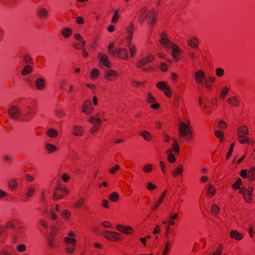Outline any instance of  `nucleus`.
<instances>
[{
    "mask_svg": "<svg viewBox=\"0 0 255 255\" xmlns=\"http://www.w3.org/2000/svg\"><path fill=\"white\" fill-rule=\"evenodd\" d=\"M173 244V241H171V240H167L165 244V247L164 249L162 255H167V254L169 252Z\"/></svg>",
    "mask_w": 255,
    "mask_h": 255,
    "instance_id": "7c9ffc66",
    "label": "nucleus"
},
{
    "mask_svg": "<svg viewBox=\"0 0 255 255\" xmlns=\"http://www.w3.org/2000/svg\"><path fill=\"white\" fill-rule=\"evenodd\" d=\"M167 150H170L171 152H174L176 155H178L179 153V146L177 141L175 139H173V143L171 147Z\"/></svg>",
    "mask_w": 255,
    "mask_h": 255,
    "instance_id": "5701e85b",
    "label": "nucleus"
},
{
    "mask_svg": "<svg viewBox=\"0 0 255 255\" xmlns=\"http://www.w3.org/2000/svg\"><path fill=\"white\" fill-rule=\"evenodd\" d=\"M17 186V183L14 180H11L8 182V187L12 190L15 189Z\"/></svg>",
    "mask_w": 255,
    "mask_h": 255,
    "instance_id": "0e129e2a",
    "label": "nucleus"
},
{
    "mask_svg": "<svg viewBox=\"0 0 255 255\" xmlns=\"http://www.w3.org/2000/svg\"><path fill=\"white\" fill-rule=\"evenodd\" d=\"M68 193V190L65 188L57 187L53 194V198L55 200H57L63 198Z\"/></svg>",
    "mask_w": 255,
    "mask_h": 255,
    "instance_id": "423d86ee",
    "label": "nucleus"
},
{
    "mask_svg": "<svg viewBox=\"0 0 255 255\" xmlns=\"http://www.w3.org/2000/svg\"><path fill=\"white\" fill-rule=\"evenodd\" d=\"M101 124H94L89 130V132L92 134H95L99 131Z\"/></svg>",
    "mask_w": 255,
    "mask_h": 255,
    "instance_id": "58836bf2",
    "label": "nucleus"
},
{
    "mask_svg": "<svg viewBox=\"0 0 255 255\" xmlns=\"http://www.w3.org/2000/svg\"><path fill=\"white\" fill-rule=\"evenodd\" d=\"M159 69L162 72H167L168 70V65L164 62H161L159 65Z\"/></svg>",
    "mask_w": 255,
    "mask_h": 255,
    "instance_id": "052dcab7",
    "label": "nucleus"
},
{
    "mask_svg": "<svg viewBox=\"0 0 255 255\" xmlns=\"http://www.w3.org/2000/svg\"><path fill=\"white\" fill-rule=\"evenodd\" d=\"M45 86V80L42 78H38L35 81V86L39 90L43 89Z\"/></svg>",
    "mask_w": 255,
    "mask_h": 255,
    "instance_id": "c756f323",
    "label": "nucleus"
},
{
    "mask_svg": "<svg viewBox=\"0 0 255 255\" xmlns=\"http://www.w3.org/2000/svg\"><path fill=\"white\" fill-rule=\"evenodd\" d=\"M248 180L252 181L255 179V167L252 165L248 169Z\"/></svg>",
    "mask_w": 255,
    "mask_h": 255,
    "instance_id": "c85d7f7f",
    "label": "nucleus"
},
{
    "mask_svg": "<svg viewBox=\"0 0 255 255\" xmlns=\"http://www.w3.org/2000/svg\"><path fill=\"white\" fill-rule=\"evenodd\" d=\"M211 210L212 213L215 216H217L220 213V208L216 204L212 205Z\"/></svg>",
    "mask_w": 255,
    "mask_h": 255,
    "instance_id": "4c0bfd02",
    "label": "nucleus"
},
{
    "mask_svg": "<svg viewBox=\"0 0 255 255\" xmlns=\"http://www.w3.org/2000/svg\"><path fill=\"white\" fill-rule=\"evenodd\" d=\"M133 23L130 22L129 25L126 28L127 30V42L128 43V47L129 51L130 57L131 58L134 57L137 53V48L135 44L131 42L132 38L133 37Z\"/></svg>",
    "mask_w": 255,
    "mask_h": 255,
    "instance_id": "f03ea898",
    "label": "nucleus"
},
{
    "mask_svg": "<svg viewBox=\"0 0 255 255\" xmlns=\"http://www.w3.org/2000/svg\"><path fill=\"white\" fill-rule=\"evenodd\" d=\"M64 241L67 245H72L75 246L76 243V240L75 239L69 237L64 238Z\"/></svg>",
    "mask_w": 255,
    "mask_h": 255,
    "instance_id": "e433bc0d",
    "label": "nucleus"
},
{
    "mask_svg": "<svg viewBox=\"0 0 255 255\" xmlns=\"http://www.w3.org/2000/svg\"><path fill=\"white\" fill-rule=\"evenodd\" d=\"M237 140L240 143L242 144L255 143V140L253 138L248 136V135L238 136Z\"/></svg>",
    "mask_w": 255,
    "mask_h": 255,
    "instance_id": "4468645a",
    "label": "nucleus"
},
{
    "mask_svg": "<svg viewBox=\"0 0 255 255\" xmlns=\"http://www.w3.org/2000/svg\"><path fill=\"white\" fill-rule=\"evenodd\" d=\"M193 130L189 123L182 122L178 127L179 141L182 142V138H185L186 141H191L193 139Z\"/></svg>",
    "mask_w": 255,
    "mask_h": 255,
    "instance_id": "f257e3e1",
    "label": "nucleus"
},
{
    "mask_svg": "<svg viewBox=\"0 0 255 255\" xmlns=\"http://www.w3.org/2000/svg\"><path fill=\"white\" fill-rule=\"evenodd\" d=\"M111 56L127 61L128 59V53L126 48L118 47L111 51Z\"/></svg>",
    "mask_w": 255,
    "mask_h": 255,
    "instance_id": "20e7f679",
    "label": "nucleus"
},
{
    "mask_svg": "<svg viewBox=\"0 0 255 255\" xmlns=\"http://www.w3.org/2000/svg\"><path fill=\"white\" fill-rule=\"evenodd\" d=\"M116 229L125 234H131L133 232V230L130 226L124 227L121 225H118L116 227Z\"/></svg>",
    "mask_w": 255,
    "mask_h": 255,
    "instance_id": "f3484780",
    "label": "nucleus"
},
{
    "mask_svg": "<svg viewBox=\"0 0 255 255\" xmlns=\"http://www.w3.org/2000/svg\"><path fill=\"white\" fill-rule=\"evenodd\" d=\"M35 190V189L32 186H30L26 193V196L27 197H31L34 194Z\"/></svg>",
    "mask_w": 255,
    "mask_h": 255,
    "instance_id": "13d9d810",
    "label": "nucleus"
},
{
    "mask_svg": "<svg viewBox=\"0 0 255 255\" xmlns=\"http://www.w3.org/2000/svg\"><path fill=\"white\" fill-rule=\"evenodd\" d=\"M229 89L227 87H224L221 92L220 95V98L221 99H225L226 96L229 93Z\"/></svg>",
    "mask_w": 255,
    "mask_h": 255,
    "instance_id": "a18cd8bd",
    "label": "nucleus"
},
{
    "mask_svg": "<svg viewBox=\"0 0 255 255\" xmlns=\"http://www.w3.org/2000/svg\"><path fill=\"white\" fill-rule=\"evenodd\" d=\"M155 59L154 55L152 54H149L140 59L136 63V66L137 68H141L144 66L147 65L149 63L152 62Z\"/></svg>",
    "mask_w": 255,
    "mask_h": 255,
    "instance_id": "0eeeda50",
    "label": "nucleus"
},
{
    "mask_svg": "<svg viewBox=\"0 0 255 255\" xmlns=\"http://www.w3.org/2000/svg\"><path fill=\"white\" fill-rule=\"evenodd\" d=\"M74 37L76 40L80 41L82 43V47H84L86 41L83 39L82 36L80 34L76 33L74 35Z\"/></svg>",
    "mask_w": 255,
    "mask_h": 255,
    "instance_id": "5fc2aeb1",
    "label": "nucleus"
},
{
    "mask_svg": "<svg viewBox=\"0 0 255 255\" xmlns=\"http://www.w3.org/2000/svg\"><path fill=\"white\" fill-rule=\"evenodd\" d=\"M119 198V195L117 192H113L109 196V199L113 202H116L118 200Z\"/></svg>",
    "mask_w": 255,
    "mask_h": 255,
    "instance_id": "09e8293b",
    "label": "nucleus"
},
{
    "mask_svg": "<svg viewBox=\"0 0 255 255\" xmlns=\"http://www.w3.org/2000/svg\"><path fill=\"white\" fill-rule=\"evenodd\" d=\"M32 71V68L30 66L26 65L24 66L21 74L22 75H26L30 74Z\"/></svg>",
    "mask_w": 255,
    "mask_h": 255,
    "instance_id": "ea45409f",
    "label": "nucleus"
},
{
    "mask_svg": "<svg viewBox=\"0 0 255 255\" xmlns=\"http://www.w3.org/2000/svg\"><path fill=\"white\" fill-rule=\"evenodd\" d=\"M85 201V198L81 197L74 203V206L77 208H80L83 205Z\"/></svg>",
    "mask_w": 255,
    "mask_h": 255,
    "instance_id": "79ce46f5",
    "label": "nucleus"
},
{
    "mask_svg": "<svg viewBox=\"0 0 255 255\" xmlns=\"http://www.w3.org/2000/svg\"><path fill=\"white\" fill-rule=\"evenodd\" d=\"M214 133L215 136L219 139L220 141H222L224 137L223 132L220 130H217Z\"/></svg>",
    "mask_w": 255,
    "mask_h": 255,
    "instance_id": "603ef678",
    "label": "nucleus"
},
{
    "mask_svg": "<svg viewBox=\"0 0 255 255\" xmlns=\"http://www.w3.org/2000/svg\"><path fill=\"white\" fill-rule=\"evenodd\" d=\"M160 43L167 48H170V46L173 43L170 41L167 37L166 33L164 32L160 34Z\"/></svg>",
    "mask_w": 255,
    "mask_h": 255,
    "instance_id": "9b49d317",
    "label": "nucleus"
},
{
    "mask_svg": "<svg viewBox=\"0 0 255 255\" xmlns=\"http://www.w3.org/2000/svg\"><path fill=\"white\" fill-rule=\"evenodd\" d=\"M253 192V188L252 187L247 189L245 192H244V197L246 202L250 203L252 201V194Z\"/></svg>",
    "mask_w": 255,
    "mask_h": 255,
    "instance_id": "6ab92c4d",
    "label": "nucleus"
},
{
    "mask_svg": "<svg viewBox=\"0 0 255 255\" xmlns=\"http://www.w3.org/2000/svg\"><path fill=\"white\" fill-rule=\"evenodd\" d=\"M146 188L149 191H153L157 189V186L151 182H147L146 183Z\"/></svg>",
    "mask_w": 255,
    "mask_h": 255,
    "instance_id": "e2e57ef3",
    "label": "nucleus"
},
{
    "mask_svg": "<svg viewBox=\"0 0 255 255\" xmlns=\"http://www.w3.org/2000/svg\"><path fill=\"white\" fill-rule=\"evenodd\" d=\"M230 236L231 239L238 241L242 240L243 238V235L236 230H232L230 232Z\"/></svg>",
    "mask_w": 255,
    "mask_h": 255,
    "instance_id": "bb28decb",
    "label": "nucleus"
},
{
    "mask_svg": "<svg viewBox=\"0 0 255 255\" xmlns=\"http://www.w3.org/2000/svg\"><path fill=\"white\" fill-rule=\"evenodd\" d=\"M51 232V234L47 237V241L49 248L54 249L56 247L55 236L57 231L54 232V231L52 230Z\"/></svg>",
    "mask_w": 255,
    "mask_h": 255,
    "instance_id": "f8f14e48",
    "label": "nucleus"
},
{
    "mask_svg": "<svg viewBox=\"0 0 255 255\" xmlns=\"http://www.w3.org/2000/svg\"><path fill=\"white\" fill-rule=\"evenodd\" d=\"M61 34L65 38L69 37L72 34L71 29L70 28H64L62 31Z\"/></svg>",
    "mask_w": 255,
    "mask_h": 255,
    "instance_id": "a19ab883",
    "label": "nucleus"
},
{
    "mask_svg": "<svg viewBox=\"0 0 255 255\" xmlns=\"http://www.w3.org/2000/svg\"><path fill=\"white\" fill-rule=\"evenodd\" d=\"M167 85L165 82L161 81L156 84V87L162 90H164L167 87Z\"/></svg>",
    "mask_w": 255,
    "mask_h": 255,
    "instance_id": "de8ad7c7",
    "label": "nucleus"
},
{
    "mask_svg": "<svg viewBox=\"0 0 255 255\" xmlns=\"http://www.w3.org/2000/svg\"><path fill=\"white\" fill-rule=\"evenodd\" d=\"M248 170H247V169L242 170L240 172L241 176L244 179L247 178L248 179Z\"/></svg>",
    "mask_w": 255,
    "mask_h": 255,
    "instance_id": "338daca9",
    "label": "nucleus"
},
{
    "mask_svg": "<svg viewBox=\"0 0 255 255\" xmlns=\"http://www.w3.org/2000/svg\"><path fill=\"white\" fill-rule=\"evenodd\" d=\"M139 135H141L146 141H150L152 139V136L150 133L146 130L143 131L139 133Z\"/></svg>",
    "mask_w": 255,
    "mask_h": 255,
    "instance_id": "c9c22d12",
    "label": "nucleus"
},
{
    "mask_svg": "<svg viewBox=\"0 0 255 255\" xmlns=\"http://www.w3.org/2000/svg\"><path fill=\"white\" fill-rule=\"evenodd\" d=\"M237 135L238 136L248 135L249 133V128L247 126L242 125L237 128Z\"/></svg>",
    "mask_w": 255,
    "mask_h": 255,
    "instance_id": "aec40b11",
    "label": "nucleus"
},
{
    "mask_svg": "<svg viewBox=\"0 0 255 255\" xmlns=\"http://www.w3.org/2000/svg\"><path fill=\"white\" fill-rule=\"evenodd\" d=\"M148 23L153 25L156 19L155 11L154 9H150L148 12V16L146 18Z\"/></svg>",
    "mask_w": 255,
    "mask_h": 255,
    "instance_id": "412c9836",
    "label": "nucleus"
},
{
    "mask_svg": "<svg viewBox=\"0 0 255 255\" xmlns=\"http://www.w3.org/2000/svg\"><path fill=\"white\" fill-rule=\"evenodd\" d=\"M98 59L105 67L110 68L112 67V63L109 61V58L107 55L100 53L97 57Z\"/></svg>",
    "mask_w": 255,
    "mask_h": 255,
    "instance_id": "9d476101",
    "label": "nucleus"
},
{
    "mask_svg": "<svg viewBox=\"0 0 255 255\" xmlns=\"http://www.w3.org/2000/svg\"><path fill=\"white\" fill-rule=\"evenodd\" d=\"M242 184V179L240 178H238L235 183L232 185V188L234 190H237L240 188V186Z\"/></svg>",
    "mask_w": 255,
    "mask_h": 255,
    "instance_id": "49530a36",
    "label": "nucleus"
},
{
    "mask_svg": "<svg viewBox=\"0 0 255 255\" xmlns=\"http://www.w3.org/2000/svg\"><path fill=\"white\" fill-rule=\"evenodd\" d=\"M170 48L172 49L171 54L173 58L176 61L179 60L180 59V55L183 51L180 49L178 45L174 43L170 46Z\"/></svg>",
    "mask_w": 255,
    "mask_h": 255,
    "instance_id": "1a4fd4ad",
    "label": "nucleus"
},
{
    "mask_svg": "<svg viewBox=\"0 0 255 255\" xmlns=\"http://www.w3.org/2000/svg\"><path fill=\"white\" fill-rule=\"evenodd\" d=\"M118 76L119 74L118 72L114 69H106L104 72L105 79L108 82H114Z\"/></svg>",
    "mask_w": 255,
    "mask_h": 255,
    "instance_id": "39448f33",
    "label": "nucleus"
},
{
    "mask_svg": "<svg viewBox=\"0 0 255 255\" xmlns=\"http://www.w3.org/2000/svg\"><path fill=\"white\" fill-rule=\"evenodd\" d=\"M88 121L91 124H94V125L97 124H102V123L100 117H96L95 116H90L88 118Z\"/></svg>",
    "mask_w": 255,
    "mask_h": 255,
    "instance_id": "473e14b6",
    "label": "nucleus"
},
{
    "mask_svg": "<svg viewBox=\"0 0 255 255\" xmlns=\"http://www.w3.org/2000/svg\"><path fill=\"white\" fill-rule=\"evenodd\" d=\"M183 166L182 165H179L175 169L171 171V175L174 177H176L179 175H182L183 172Z\"/></svg>",
    "mask_w": 255,
    "mask_h": 255,
    "instance_id": "b1692460",
    "label": "nucleus"
},
{
    "mask_svg": "<svg viewBox=\"0 0 255 255\" xmlns=\"http://www.w3.org/2000/svg\"><path fill=\"white\" fill-rule=\"evenodd\" d=\"M165 95L168 98L172 97V91L171 88L167 86L163 91Z\"/></svg>",
    "mask_w": 255,
    "mask_h": 255,
    "instance_id": "4d7b16f0",
    "label": "nucleus"
},
{
    "mask_svg": "<svg viewBox=\"0 0 255 255\" xmlns=\"http://www.w3.org/2000/svg\"><path fill=\"white\" fill-rule=\"evenodd\" d=\"M38 15L42 18L46 17L48 15L47 11L45 8H41L39 10Z\"/></svg>",
    "mask_w": 255,
    "mask_h": 255,
    "instance_id": "8fccbe9b",
    "label": "nucleus"
},
{
    "mask_svg": "<svg viewBox=\"0 0 255 255\" xmlns=\"http://www.w3.org/2000/svg\"><path fill=\"white\" fill-rule=\"evenodd\" d=\"M155 98L152 96L150 92L147 93V98L146 99V102L148 103H153L155 102Z\"/></svg>",
    "mask_w": 255,
    "mask_h": 255,
    "instance_id": "bf43d9fd",
    "label": "nucleus"
},
{
    "mask_svg": "<svg viewBox=\"0 0 255 255\" xmlns=\"http://www.w3.org/2000/svg\"><path fill=\"white\" fill-rule=\"evenodd\" d=\"M148 11L146 7H143L139 10L138 20L140 23H142L147 18Z\"/></svg>",
    "mask_w": 255,
    "mask_h": 255,
    "instance_id": "2eb2a0df",
    "label": "nucleus"
},
{
    "mask_svg": "<svg viewBox=\"0 0 255 255\" xmlns=\"http://www.w3.org/2000/svg\"><path fill=\"white\" fill-rule=\"evenodd\" d=\"M47 134L51 138H54L56 137L58 135L57 131L53 129V128H50L47 131Z\"/></svg>",
    "mask_w": 255,
    "mask_h": 255,
    "instance_id": "37998d69",
    "label": "nucleus"
},
{
    "mask_svg": "<svg viewBox=\"0 0 255 255\" xmlns=\"http://www.w3.org/2000/svg\"><path fill=\"white\" fill-rule=\"evenodd\" d=\"M99 75V71L96 68L93 69L91 72V77L93 79H97Z\"/></svg>",
    "mask_w": 255,
    "mask_h": 255,
    "instance_id": "3c124183",
    "label": "nucleus"
},
{
    "mask_svg": "<svg viewBox=\"0 0 255 255\" xmlns=\"http://www.w3.org/2000/svg\"><path fill=\"white\" fill-rule=\"evenodd\" d=\"M85 132L84 128L82 126L75 125L73 127L72 133L76 136H81Z\"/></svg>",
    "mask_w": 255,
    "mask_h": 255,
    "instance_id": "a211bd4d",
    "label": "nucleus"
},
{
    "mask_svg": "<svg viewBox=\"0 0 255 255\" xmlns=\"http://www.w3.org/2000/svg\"><path fill=\"white\" fill-rule=\"evenodd\" d=\"M216 81L215 77L208 76L205 79L204 86L207 89H211L212 84L214 83Z\"/></svg>",
    "mask_w": 255,
    "mask_h": 255,
    "instance_id": "a878e982",
    "label": "nucleus"
},
{
    "mask_svg": "<svg viewBox=\"0 0 255 255\" xmlns=\"http://www.w3.org/2000/svg\"><path fill=\"white\" fill-rule=\"evenodd\" d=\"M145 84V82H137V81H132L131 83L132 86L135 88H138L140 86H143Z\"/></svg>",
    "mask_w": 255,
    "mask_h": 255,
    "instance_id": "680f3d73",
    "label": "nucleus"
},
{
    "mask_svg": "<svg viewBox=\"0 0 255 255\" xmlns=\"http://www.w3.org/2000/svg\"><path fill=\"white\" fill-rule=\"evenodd\" d=\"M216 74L219 77H222L224 74V70L221 68H218L215 70Z\"/></svg>",
    "mask_w": 255,
    "mask_h": 255,
    "instance_id": "69168bd1",
    "label": "nucleus"
},
{
    "mask_svg": "<svg viewBox=\"0 0 255 255\" xmlns=\"http://www.w3.org/2000/svg\"><path fill=\"white\" fill-rule=\"evenodd\" d=\"M205 79V72L203 70H198L195 74V80L197 84H203V80Z\"/></svg>",
    "mask_w": 255,
    "mask_h": 255,
    "instance_id": "ddd939ff",
    "label": "nucleus"
},
{
    "mask_svg": "<svg viewBox=\"0 0 255 255\" xmlns=\"http://www.w3.org/2000/svg\"><path fill=\"white\" fill-rule=\"evenodd\" d=\"M152 167H153V166H152V164H145L143 167V170L144 172L145 173H149L152 171Z\"/></svg>",
    "mask_w": 255,
    "mask_h": 255,
    "instance_id": "6e6d98bb",
    "label": "nucleus"
},
{
    "mask_svg": "<svg viewBox=\"0 0 255 255\" xmlns=\"http://www.w3.org/2000/svg\"><path fill=\"white\" fill-rule=\"evenodd\" d=\"M27 114L32 115L35 113L37 110V105L35 103L32 104L31 106H28L27 107Z\"/></svg>",
    "mask_w": 255,
    "mask_h": 255,
    "instance_id": "2f4dec72",
    "label": "nucleus"
},
{
    "mask_svg": "<svg viewBox=\"0 0 255 255\" xmlns=\"http://www.w3.org/2000/svg\"><path fill=\"white\" fill-rule=\"evenodd\" d=\"M20 114L19 109L17 106H12L8 110V114L12 119H17Z\"/></svg>",
    "mask_w": 255,
    "mask_h": 255,
    "instance_id": "dca6fc26",
    "label": "nucleus"
},
{
    "mask_svg": "<svg viewBox=\"0 0 255 255\" xmlns=\"http://www.w3.org/2000/svg\"><path fill=\"white\" fill-rule=\"evenodd\" d=\"M45 147L49 153L54 152L57 150V148L55 145L50 143L46 144Z\"/></svg>",
    "mask_w": 255,
    "mask_h": 255,
    "instance_id": "f704fd0d",
    "label": "nucleus"
},
{
    "mask_svg": "<svg viewBox=\"0 0 255 255\" xmlns=\"http://www.w3.org/2000/svg\"><path fill=\"white\" fill-rule=\"evenodd\" d=\"M55 114L56 116L59 118H62L65 115L64 112L62 110H56L55 112Z\"/></svg>",
    "mask_w": 255,
    "mask_h": 255,
    "instance_id": "774afa93",
    "label": "nucleus"
},
{
    "mask_svg": "<svg viewBox=\"0 0 255 255\" xmlns=\"http://www.w3.org/2000/svg\"><path fill=\"white\" fill-rule=\"evenodd\" d=\"M81 110L85 115H91L94 111V107L91 101L90 100L85 101L82 106Z\"/></svg>",
    "mask_w": 255,
    "mask_h": 255,
    "instance_id": "6e6552de",
    "label": "nucleus"
},
{
    "mask_svg": "<svg viewBox=\"0 0 255 255\" xmlns=\"http://www.w3.org/2000/svg\"><path fill=\"white\" fill-rule=\"evenodd\" d=\"M102 235L107 240L113 242H119L123 240V236L115 232L103 231L102 232Z\"/></svg>",
    "mask_w": 255,
    "mask_h": 255,
    "instance_id": "7ed1b4c3",
    "label": "nucleus"
},
{
    "mask_svg": "<svg viewBox=\"0 0 255 255\" xmlns=\"http://www.w3.org/2000/svg\"><path fill=\"white\" fill-rule=\"evenodd\" d=\"M199 40L196 37H192L187 41L188 45L195 49L198 48Z\"/></svg>",
    "mask_w": 255,
    "mask_h": 255,
    "instance_id": "4be33fe9",
    "label": "nucleus"
},
{
    "mask_svg": "<svg viewBox=\"0 0 255 255\" xmlns=\"http://www.w3.org/2000/svg\"><path fill=\"white\" fill-rule=\"evenodd\" d=\"M206 189H207L206 195L209 198H211L215 195L216 189L213 185L208 184L206 186Z\"/></svg>",
    "mask_w": 255,
    "mask_h": 255,
    "instance_id": "393cba45",
    "label": "nucleus"
},
{
    "mask_svg": "<svg viewBox=\"0 0 255 255\" xmlns=\"http://www.w3.org/2000/svg\"><path fill=\"white\" fill-rule=\"evenodd\" d=\"M120 16V10L117 9L114 12V14L112 17L111 22L112 23H117L118 21V19H119Z\"/></svg>",
    "mask_w": 255,
    "mask_h": 255,
    "instance_id": "c03bdc74",
    "label": "nucleus"
},
{
    "mask_svg": "<svg viewBox=\"0 0 255 255\" xmlns=\"http://www.w3.org/2000/svg\"><path fill=\"white\" fill-rule=\"evenodd\" d=\"M166 154H167V160L168 161L171 163H173L176 161V158L175 156V153L173 154V152H171L170 150H166Z\"/></svg>",
    "mask_w": 255,
    "mask_h": 255,
    "instance_id": "72a5a7b5",
    "label": "nucleus"
},
{
    "mask_svg": "<svg viewBox=\"0 0 255 255\" xmlns=\"http://www.w3.org/2000/svg\"><path fill=\"white\" fill-rule=\"evenodd\" d=\"M227 102L234 107H238L240 105V100L237 97L229 98L227 100Z\"/></svg>",
    "mask_w": 255,
    "mask_h": 255,
    "instance_id": "cd10ccee",
    "label": "nucleus"
},
{
    "mask_svg": "<svg viewBox=\"0 0 255 255\" xmlns=\"http://www.w3.org/2000/svg\"><path fill=\"white\" fill-rule=\"evenodd\" d=\"M120 169V167L118 164H115L114 166L109 170V172L111 174H116Z\"/></svg>",
    "mask_w": 255,
    "mask_h": 255,
    "instance_id": "864d4df0",
    "label": "nucleus"
}]
</instances>
